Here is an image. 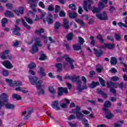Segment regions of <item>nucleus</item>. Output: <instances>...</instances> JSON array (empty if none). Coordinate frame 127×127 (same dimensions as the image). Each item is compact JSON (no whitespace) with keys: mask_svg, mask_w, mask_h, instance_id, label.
I'll return each mask as SVG.
<instances>
[{"mask_svg":"<svg viewBox=\"0 0 127 127\" xmlns=\"http://www.w3.org/2000/svg\"><path fill=\"white\" fill-rule=\"evenodd\" d=\"M36 67V64L34 63H31L30 64L28 65V68L30 69H34Z\"/></svg>","mask_w":127,"mask_h":127,"instance_id":"35","label":"nucleus"},{"mask_svg":"<svg viewBox=\"0 0 127 127\" xmlns=\"http://www.w3.org/2000/svg\"><path fill=\"white\" fill-rule=\"evenodd\" d=\"M82 123L84 125L85 127H87V126H89V124H88V120L86 119H83L82 120Z\"/></svg>","mask_w":127,"mask_h":127,"instance_id":"45","label":"nucleus"},{"mask_svg":"<svg viewBox=\"0 0 127 127\" xmlns=\"http://www.w3.org/2000/svg\"><path fill=\"white\" fill-rule=\"evenodd\" d=\"M97 38L98 39H99L100 42H101V43H104V40L103 39V37L101 36V35H98L97 36Z\"/></svg>","mask_w":127,"mask_h":127,"instance_id":"51","label":"nucleus"},{"mask_svg":"<svg viewBox=\"0 0 127 127\" xmlns=\"http://www.w3.org/2000/svg\"><path fill=\"white\" fill-rule=\"evenodd\" d=\"M75 21L77 22V23H79L80 25H84V22H83V21L81 19H76Z\"/></svg>","mask_w":127,"mask_h":127,"instance_id":"50","label":"nucleus"},{"mask_svg":"<svg viewBox=\"0 0 127 127\" xmlns=\"http://www.w3.org/2000/svg\"><path fill=\"white\" fill-rule=\"evenodd\" d=\"M115 48V45L114 44H104L100 46V49H114Z\"/></svg>","mask_w":127,"mask_h":127,"instance_id":"11","label":"nucleus"},{"mask_svg":"<svg viewBox=\"0 0 127 127\" xmlns=\"http://www.w3.org/2000/svg\"><path fill=\"white\" fill-rule=\"evenodd\" d=\"M2 75L3 76H8V71H7V70H3L2 71Z\"/></svg>","mask_w":127,"mask_h":127,"instance_id":"61","label":"nucleus"},{"mask_svg":"<svg viewBox=\"0 0 127 127\" xmlns=\"http://www.w3.org/2000/svg\"><path fill=\"white\" fill-rule=\"evenodd\" d=\"M103 111L106 114V118L108 120H111L112 118H114V114H112L110 111L107 108H103Z\"/></svg>","mask_w":127,"mask_h":127,"instance_id":"13","label":"nucleus"},{"mask_svg":"<svg viewBox=\"0 0 127 127\" xmlns=\"http://www.w3.org/2000/svg\"><path fill=\"white\" fill-rule=\"evenodd\" d=\"M39 6L41 7L42 8H45V6L44 5V3H43V2L40 1L39 2Z\"/></svg>","mask_w":127,"mask_h":127,"instance_id":"60","label":"nucleus"},{"mask_svg":"<svg viewBox=\"0 0 127 127\" xmlns=\"http://www.w3.org/2000/svg\"><path fill=\"white\" fill-rule=\"evenodd\" d=\"M52 107L55 110H59L60 106H59V103L58 101H54L52 103Z\"/></svg>","mask_w":127,"mask_h":127,"instance_id":"23","label":"nucleus"},{"mask_svg":"<svg viewBox=\"0 0 127 127\" xmlns=\"http://www.w3.org/2000/svg\"><path fill=\"white\" fill-rule=\"evenodd\" d=\"M78 42L80 43V45H83V44H84V42H85V41L83 38L79 37Z\"/></svg>","mask_w":127,"mask_h":127,"instance_id":"47","label":"nucleus"},{"mask_svg":"<svg viewBox=\"0 0 127 127\" xmlns=\"http://www.w3.org/2000/svg\"><path fill=\"white\" fill-rule=\"evenodd\" d=\"M68 7L72 10H75L76 9V5L74 4H70L68 5Z\"/></svg>","mask_w":127,"mask_h":127,"instance_id":"48","label":"nucleus"},{"mask_svg":"<svg viewBox=\"0 0 127 127\" xmlns=\"http://www.w3.org/2000/svg\"><path fill=\"white\" fill-rule=\"evenodd\" d=\"M64 59L65 60V62L64 64V68H68L70 67L71 69H74V65L73 63H74V61L72 60L71 58L69 57V56L67 55H64L63 58H58L57 59V61L58 62H60Z\"/></svg>","mask_w":127,"mask_h":127,"instance_id":"4","label":"nucleus"},{"mask_svg":"<svg viewBox=\"0 0 127 127\" xmlns=\"http://www.w3.org/2000/svg\"><path fill=\"white\" fill-rule=\"evenodd\" d=\"M34 43L35 45L32 46L31 50L29 51L30 53L33 54L36 53L38 51V47H42V44H41V41H40V39L38 38H34Z\"/></svg>","mask_w":127,"mask_h":127,"instance_id":"5","label":"nucleus"},{"mask_svg":"<svg viewBox=\"0 0 127 127\" xmlns=\"http://www.w3.org/2000/svg\"><path fill=\"white\" fill-rule=\"evenodd\" d=\"M72 38H73V33H70L66 35V39L67 40H72Z\"/></svg>","mask_w":127,"mask_h":127,"instance_id":"38","label":"nucleus"},{"mask_svg":"<svg viewBox=\"0 0 127 127\" xmlns=\"http://www.w3.org/2000/svg\"><path fill=\"white\" fill-rule=\"evenodd\" d=\"M48 90L49 92L52 94V95H55V94H56V91H55V89L52 86H49L48 87Z\"/></svg>","mask_w":127,"mask_h":127,"instance_id":"26","label":"nucleus"},{"mask_svg":"<svg viewBox=\"0 0 127 127\" xmlns=\"http://www.w3.org/2000/svg\"><path fill=\"white\" fill-rule=\"evenodd\" d=\"M99 82L102 86H103V87H104V86H105L106 82L105 81V80H104V79H103L102 78H99Z\"/></svg>","mask_w":127,"mask_h":127,"instance_id":"53","label":"nucleus"},{"mask_svg":"<svg viewBox=\"0 0 127 127\" xmlns=\"http://www.w3.org/2000/svg\"><path fill=\"white\" fill-rule=\"evenodd\" d=\"M12 98L14 100H17V101L21 100V97L19 95L17 94H14L12 95Z\"/></svg>","mask_w":127,"mask_h":127,"instance_id":"30","label":"nucleus"},{"mask_svg":"<svg viewBox=\"0 0 127 127\" xmlns=\"http://www.w3.org/2000/svg\"><path fill=\"white\" fill-rule=\"evenodd\" d=\"M124 124V122L123 121H119L118 123L115 124L114 125V127H121L122 125Z\"/></svg>","mask_w":127,"mask_h":127,"instance_id":"40","label":"nucleus"},{"mask_svg":"<svg viewBox=\"0 0 127 127\" xmlns=\"http://www.w3.org/2000/svg\"><path fill=\"white\" fill-rule=\"evenodd\" d=\"M93 51L97 57H100L103 54V51H101L100 52H98V50L96 49H94Z\"/></svg>","mask_w":127,"mask_h":127,"instance_id":"29","label":"nucleus"},{"mask_svg":"<svg viewBox=\"0 0 127 127\" xmlns=\"http://www.w3.org/2000/svg\"><path fill=\"white\" fill-rule=\"evenodd\" d=\"M38 11L40 13H42V15L41 16V18H42V19H43V18H44V17L45 16V14H46L45 12H42V10H41V9H38Z\"/></svg>","mask_w":127,"mask_h":127,"instance_id":"44","label":"nucleus"},{"mask_svg":"<svg viewBox=\"0 0 127 127\" xmlns=\"http://www.w3.org/2000/svg\"><path fill=\"white\" fill-rule=\"evenodd\" d=\"M48 10L49 11H52V10H54V7H53V6L52 5H50L48 7Z\"/></svg>","mask_w":127,"mask_h":127,"instance_id":"62","label":"nucleus"},{"mask_svg":"<svg viewBox=\"0 0 127 127\" xmlns=\"http://www.w3.org/2000/svg\"><path fill=\"white\" fill-rule=\"evenodd\" d=\"M24 18L29 24H32V23H33V21H32V19H30L29 17L25 16Z\"/></svg>","mask_w":127,"mask_h":127,"instance_id":"37","label":"nucleus"},{"mask_svg":"<svg viewBox=\"0 0 127 127\" xmlns=\"http://www.w3.org/2000/svg\"><path fill=\"white\" fill-rule=\"evenodd\" d=\"M58 94L59 96H62L63 94H68V89L67 88L62 87H58Z\"/></svg>","mask_w":127,"mask_h":127,"instance_id":"12","label":"nucleus"},{"mask_svg":"<svg viewBox=\"0 0 127 127\" xmlns=\"http://www.w3.org/2000/svg\"><path fill=\"white\" fill-rule=\"evenodd\" d=\"M60 9V6H59V5H56L55 6V12L56 13H57V12H58V11H59Z\"/></svg>","mask_w":127,"mask_h":127,"instance_id":"58","label":"nucleus"},{"mask_svg":"<svg viewBox=\"0 0 127 127\" xmlns=\"http://www.w3.org/2000/svg\"><path fill=\"white\" fill-rule=\"evenodd\" d=\"M4 15L6 16V17H10L13 16V14L10 12V11H6L4 13Z\"/></svg>","mask_w":127,"mask_h":127,"instance_id":"33","label":"nucleus"},{"mask_svg":"<svg viewBox=\"0 0 127 127\" xmlns=\"http://www.w3.org/2000/svg\"><path fill=\"white\" fill-rule=\"evenodd\" d=\"M5 82L8 84L10 87H19L22 86V82L20 81H12L11 79L6 78Z\"/></svg>","mask_w":127,"mask_h":127,"instance_id":"6","label":"nucleus"},{"mask_svg":"<svg viewBox=\"0 0 127 127\" xmlns=\"http://www.w3.org/2000/svg\"><path fill=\"white\" fill-rule=\"evenodd\" d=\"M77 90L78 91H79V92H81V91H83V90H86V89H87L88 88V87L87 86V85H86L85 84L82 87V86L81 85V81L80 80H78L77 81Z\"/></svg>","mask_w":127,"mask_h":127,"instance_id":"15","label":"nucleus"},{"mask_svg":"<svg viewBox=\"0 0 127 127\" xmlns=\"http://www.w3.org/2000/svg\"><path fill=\"white\" fill-rule=\"evenodd\" d=\"M7 95L5 93H2L0 95V109L3 106L7 110L14 109V105L7 103Z\"/></svg>","mask_w":127,"mask_h":127,"instance_id":"3","label":"nucleus"},{"mask_svg":"<svg viewBox=\"0 0 127 127\" xmlns=\"http://www.w3.org/2000/svg\"><path fill=\"white\" fill-rule=\"evenodd\" d=\"M15 91H20V92H22V93H24V94H25L26 93H28V90L26 89V88H22L20 86H19L18 87H16L15 88Z\"/></svg>","mask_w":127,"mask_h":127,"instance_id":"21","label":"nucleus"},{"mask_svg":"<svg viewBox=\"0 0 127 127\" xmlns=\"http://www.w3.org/2000/svg\"><path fill=\"white\" fill-rule=\"evenodd\" d=\"M29 73L30 75H32L33 76H34V75H35V72H34V71H33V70L32 69H29Z\"/></svg>","mask_w":127,"mask_h":127,"instance_id":"64","label":"nucleus"},{"mask_svg":"<svg viewBox=\"0 0 127 127\" xmlns=\"http://www.w3.org/2000/svg\"><path fill=\"white\" fill-rule=\"evenodd\" d=\"M7 23V19L6 18H4L1 20L2 26L4 27L5 24Z\"/></svg>","mask_w":127,"mask_h":127,"instance_id":"41","label":"nucleus"},{"mask_svg":"<svg viewBox=\"0 0 127 127\" xmlns=\"http://www.w3.org/2000/svg\"><path fill=\"white\" fill-rule=\"evenodd\" d=\"M91 3H93L92 0H86L83 1V7L86 11L92 9V7H91Z\"/></svg>","mask_w":127,"mask_h":127,"instance_id":"7","label":"nucleus"},{"mask_svg":"<svg viewBox=\"0 0 127 127\" xmlns=\"http://www.w3.org/2000/svg\"><path fill=\"white\" fill-rule=\"evenodd\" d=\"M20 30V28L19 27H17V26H15V28L12 31V33L13 34H15V35H18L19 36L20 35V34L18 32Z\"/></svg>","mask_w":127,"mask_h":127,"instance_id":"24","label":"nucleus"},{"mask_svg":"<svg viewBox=\"0 0 127 127\" xmlns=\"http://www.w3.org/2000/svg\"><path fill=\"white\" fill-rule=\"evenodd\" d=\"M66 13L64 11H60L59 12V16L61 17H64Z\"/></svg>","mask_w":127,"mask_h":127,"instance_id":"54","label":"nucleus"},{"mask_svg":"<svg viewBox=\"0 0 127 127\" xmlns=\"http://www.w3.org/2000/svg\"><path fill=\"white\" fill-rule=\"evenodd\" d=\"M107 85L108 88H118L119 86V83H112V82L109 83V82H107Z\"/></svg>","mask_w":127,"mask_h":127,"instance_id":"22","label":"nucleus"},{"mask_svg":"<svg viewBox=\"0 0 127 127\" xmlns=\"http://www.w3.org/2000/svg\"><path fill=\"white\" fill-rule=\"evenodd\" d=\"M36 34L40 35L42 33H43L44 32V30L42 28H41L39 30H36L35 31Z\"/></svg>","mask_w":127,"mask_h":127,"instance_id":"43","label":"nucleus"},{"mask_svg":"<svg viewBox=\"0 0 127 127\" xmlns=\"http://www.w3.org/2000/svg\"><path fill=\"white\" fill-rule=\"evenodd\" d=\"M100 85V83H99V82H92L91 84L89 85V87L91 88H95V87H97V86H99Z\"/></svg>","mask_w":127,"mask_h":127,"instance_id":"31","label":"nucleus"},{"mask_svg":"<svg viewBox=\"0 0 127 127\" xmlns=\"http://www.w3.org/2000/svg\"><path fill=\"white\" fill-rule=\"evenodd\" d=\"M20 21H21V23H22L23 26H25L27 28V29H30V26H29L28 25H27V23L24 21L23 18H21V19H17L16 20V23L19 24L20 23Z\"/></svg>","mask_w":127,"mask_h":127,"instance_id":"14","label":"nucleus"},{"mask_svg":"<svg viewBox=\"0 0 127 127\" xmlns=\"http://www.w3.org/2000/svg\"><path fill=\"white\" fill-rule=\"evenodd\" d=\"M43 19L45 23L47 21L48 24H51L54 22L53 19H52V15H49L48 16H47L46 19L43 18Z\"/></svg>","mask_w":127,"mask_h":127,"instance_id":"17","label":"nucleus"},{"mask_svg":"<svg viewBox=\"0 0 127 127\" xmlns=\"http://www.w3.org/2000/svg\"><path fill=\"white\" fill-rule=\"evenodd\" d=\"M33 111L32 108H28L27 111L22 112V117H24V120H28L30 118V115Z\"/></svg>","mask_w":127,"mask_h":127,"instance_id":"9","label":"nucleus"},{"mask_svg":"<svg viewBox=\"0 0 127 127\" xmlns=\"http://www.w3.org/2000/svg\"><path fill=\"white\" fill-rule=\"evenodd\" d=\"M7 54H9V51L8 50L4 51V52L0 54V57L3 60H4L6 59V55H7Z\"/></svg>","mask_w":127,"mask_h":127,"instance_id":"19","label":"nucleus"},{"mask_svg":"<svg viewBox=\"0 0 127 127\" xmlns=\"http://www.w3.org/2000/svg\"><path fill=\"white\" fill-rule=\"evenodd\" d=\"M39 59L40 61H43L46 59V56H45L44 54H40V57Z\"/></svg>","mask_w":127,"mask_h":127,"instance_id":"39","label":"nucleus"},{"mask_svg":"<svg viewBox=\"0 0 127 127\" xmlns=\"http://www.w3.org/2000/svg\"><path fill=\"white\" fill-rule=\"evenodd\" d=\"M27 1L29 4H30V7L33 8V11L34 12H36V9L34 8V7H36L37 5V1L38 0H27Z\"/></svg>","mask_w":127,"mask_h":127,"instance_id":"10","label":"nucleus"},{"mask_svg":"<svg viewBox=\"0 0 127 127\" xmlns=\"http://www.w3.org/2000/svg\"><path fill=\"white\" fill-rule=\"evenodd\" d=\"M67 13L70 18H75L77 17V13L75 11H68Z\"/></svg>","mask_w":127,"mask_h":127,"instance_id":"20","label":"nucleus"},{"mask_svg":"<svg viewBox=\"0 0 127 127\" xmlns=\"http://www.w3.org/2000/svg\"><path fill=\"white\" fill-rule=\"evenodd\" d=\"M108 0H101V1H100L98 4L99 8H93L92 12H93V13H96V16L98 19H101V20H108L109 19L108 15L105 11H103L102 15L99 13L100 9H103V8L106 6L105 4H106L108 2Z\"/></svg>","mask_w":127,"mask_h":127,"instance_id":"1","label":"nucleus"},{"mask_svg":"<svg viewBox=\"0 0 127 127\" xmlns=\"http://www.w3.org/2000/svg\"><path fill=\"white\" fill-rule=\"evenodd\" d=\"M55 67L57 69L58 72H61L62 71V64L60 63L56 64Z\"/></svg>","mask_w":127,"mask_h":127,"instance_id":"27","label":"nucleus"},{"mask_svg":"<svg viewBox=\"0 0 127 127\" xmlns=\"http://www.w3.org/2000/svg\"><path fill=\"white\" fill-rule=\"evenodd\" d=\"M96 70L98 73H101L103 71V66L100 65H97Z\"/></svg>","mask_w":127,"mask_h":127,"instance_id":"36","label":"nucleus"},{"mask_svg":"<svg viewBox=\"0 0 127 127\" xmlns=\"http://www.w3.org/2000/svg\"><path fill=\"white\" fill-rule=\"evenodd\" d=\"M115 38L116 40H120L121 39V36L119 34H115Z\"/></svg>","mask_w":127,"mask_h":127,"instance_id":"63","label":"nucleus"},{"mask_svg":"<svg viewBox=\"0 0 127 127\" xmlns=\"http://www.w3.org/2000/svg\"><path fill=\"white\" fill-rule=\"evenodd\" d=\"M6 7L8 9H11L12 8V4L9 3L6 4Z\"/></svg>","mask_w":127,"mask_h":127,"instance_id":"59","label":"nucleus"},{"mask_svg":"<svg viewBox=\"0 0 127 127\" xmlns=\"http://www.w3.org/2000/svg\"><path fill=\"white\" fill-rule=\"evenodd\" d=\"M81 110L80 107L76 106V109H73L71 112V114H76V116L77 119H82L83 118V114L79 112V111Z\"/></svg>","mask_w":127,"mask_h":127,"instance_id":"8","label":"nucleus"},{"mask_svg":"<svg viewBox=\"0 0 127 127\" xmlns=\"http://www.w3.org/2000/svg\"><path fill=\"white\" fill-rule=\"evenodd\" d=\"M94 37L92 36H90V39L91 40V45H93L94 46V45H95V40H94Z\"/></svg>","mask_w":127,"mask_h":127,"instance_id":"57","label":"nucleus"},{"mask_svg":"<svg viewBox=\"0 0 127 127\" xmlns=\"http://www.w3.org/2000/svg\"><path fill=\"white\" fill-rule=\"evenodd\" d=\"M73 47L74 50H80V49H81V45L79 44L74 45Z\"/></svg>","mask_w":127,"mask_h":127,"instance_id":"42","label":"nucleus"},{"mask_svg":"<svg viewBox=\"0 0 127 127\" xmlns=\"http://www.w3.org/2000/svg\"><path fill=\"white\" fill-rule=\"evenodd\" d=\"M30 83L32 85H36V88L39 91V95L44 94V84L42 80H38V78L36 76L31 75L28 76Z\"/></svg>","mask_w":127,"mask_h":127,"instance_id":"2","label":"nucleus"},{"mask_svg":"<svg viewBox=\"0 0 127 127\" xmlns=\"http://www.w3.org/2000/svg\"><path fill=\"white\" fill-rule=\"evenodd\" d=\"M60 27V23L59 22H56L55 25V28L56 29H59Z\"/></svg>","mask_w":127,"mask_h":127,"instance_id":"55","label":"nucleus"},{"mask_svg":"<svg viewBox=\"0 0 127 127\" xmlns=\"http://www.w3.org/2000/svg\"><path fill=\"white\" fill-rule=\"evenodd\" d=\"M97 94H100L101 95H102V97H103V98H107V94L103 92L102 90H101V89H97Z\"/></svg>","mask_w":127,"mask_h":127,"instance_id":"32","label":"nucleus"},{"mask_svg":"<svg viewBox=\"0 0 127 127\" xmlns=\"http://www.w3.org/2000/svg\"><path fill=\"white\" fill-rule=\"evenodd\" d=\"M104 106L105 107V109L106 108L111 107V102L109 101H106L104 105Z\"/></svg>","mask_w":127,"mask_h":127,"instance_id":"46","label":"nucleus"},{"mask_svg":"<svg viewBox=\"0 0 127 127\" xmlns=\"http://www.w3.org/2000/svg\"><path fill=\"white\" fill-rule=\"evenodd\" d=\"M38 73L41 77H45L46 74L44 72V68L43 67H40L39 70L38 71Z\"/></svg>","mask_w":127,"mask_h":127,"instance_id":"25","label":"nucleus"},{"mask_svg":"<svg viewBox=\"0 0 127 127\" xmlns=\"http://www.w3.org/2000/svg\"><path fill=\"white\" fill-rule=\"evenodd\" d=\"M76 117L74 115H70L69 118H67L68 121H71V120H75Z\"/></svg>","mask_w":127,"mask_h":127,"instance_id":"56","label":"nucleus"},{"mask_svg":"<svg viewBox=\"0 0 127 127\" xmlns=\"http://www.w3.org/2000/svg\"><path fill=\"white\" fill-rule=\"evenodd\" d=\"M3 66H4L5 68H7V69H11L13 68V66H12V64L10 63V62L8 61H5L1 63Z\"/></svg>","mask_w":127,"mask_h":127,"instance_id":"16","label":"nucleus"},{"mask_svg":"<svg viewBox=\"0 0 127 127\" xmlns=\"http://www.w3.org/2000/svg\"><path fill=\"white\" fill-rule=\"evenodd\" d=\"M111 81H119V80H120V78L118 76H113L111 77Z\"/></svg>","mask_w":127,"mask_h":127,"instance_id":"52","label":"nucleus"},{"mask_svg":"<svg viewBox=\"0 0 127 127\" xmlns=\"http://www.w3.org/2000/svg\"><path fill=\"white\" fill-rule=\"evenodd\" d=\"M110 62L112 65H116V64L118 63V61H117V59L116 58L112 57L111 58Z\"/></svg>","mask_w":127,"mask_h":127,"instance_id":"28","label":"nucleus"},{"mask_svg":"<svg viewBox=\"0 0 127 127\" xmlns=\"http://www.w3.org/2000/svg\"><path fill=\"white\" fill-rule=\"evenodd\" d=\"M79 78V76H75V75H72L70 76L68 75H66L64 77V79H68L69 80H71L72 82H76V81H77Z\"/></svg>","mask_w":127,"mask_h":127,"instance_id":"18","label":"nucleus"},{"mask_svg":"<svg viewBox=\"0 0 127 127\" xmlns=\"http://www.w3.org/2000/svg\"><path fill=\"white\" fill-rule=\"evenodd\" d=\"M64 28H69V22L68 21V20L67 19H64Z\"/></svg>","mask_w":127,"mask_h":127,"instance_id":"34","label":"nucleus"},{"mask_svg":"<svg viewBox=\"0 0 127 127\" xmlns=\"http://www.w3.org/2000/svg\"><path fill=\"white\" fill-rule=\"evenodd\" d=\"M41 38H43L44 39V42L45 43V45H47V40H48L47 37H46V36L45 35H44L41 37Z\"/></svg>","mask_w":127,"mask_h":127,"instance_id":"49","label":"nucleus"}]
</instances>
